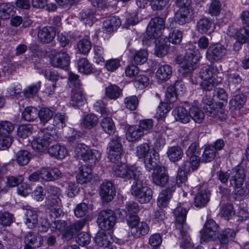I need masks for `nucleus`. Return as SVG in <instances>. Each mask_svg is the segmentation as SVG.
Segmentation results:
<instances>
[{"instance_id": "nucleus-1", "label": "nucleus", "mask_w": 249, "mask_h": 249, "mask_svg": "<svg viewBox=\"0 0 249 249\" xmlns=\"http://www.w3.org/2000/svg\"><path fill=\"white\" fill-rule=\"evenodd\" d=\"M114 176L125 180L133 179L131 193L141 203L149 202L152 197V191L143 182L142 168L139 166H128L124 163L115 164L112 167Z\"/></svg>"}, {"instance_id": "nucleus-2", "label": "nucleus", "mask_w": 249, "mask_h": 249, "mask_svg": "<svg viewBox=\"0 0 249 249\" xmlns=\"http://www.w3.org/2000/svg\"><path fill=\"white\" fill-rule=\"evenodd\" d=\"M187 212V209L181 204H179L174 211L175 217L174 233L182 240L180 246L185 249L193 247L188 233L189 227L185 222Z\"/></svg>"}, {"instance_id": "nucleus-3", "label": "nucleus", "mask_w": 249, "mask_h": 249, "mask_svg": "<svg viewBox=\"0 0 249 249\" xmlns=\"http://www.w3.org/2000/svg\"><path fill=\"white\" fill-rule=\"evenodd\" d=\"M55 134V129L52 127H48L41 130L38 136L32 141L33 149L40 152L46 151L50 144L54 141Z\"/></svg>"}, {"instance_id": "nucleus-4", "label": "nucleus", "mask_w": 249, "mask_h": 249, "mask_svg": "<svg viewBox=\"0 0 249 249\" xmlns=\"http://www.w3.org/2000/svg\"><path fill=\"white\" fill-rule=\"evenodd\" d=\"M77 157L83 160L91 167L95 165L101 159V153L96 150H91L84 143H79L74 150Z\"/></svg>"}, {"instance_id": "nucleus-5", "label": "nucleus", "mask_w": 249, "mask_h": 249, "mask_svg": "<svg viewBox=\"0 0 249 249\" xmlns=\"http://www.w3.org/2000/svg\"><path fill=\"white\" fill-rule=\"evenodd\" d=\"M198 61V57L195 52L187 53L184 57L178 56L176 59V63L180 65L178 71L183 77L192 74Z\"/></svg>"}, {"instance_id": "nucleus-6", "label": "nucleus", "mask_w": 249, "mask_h": 249, "mask_svg": "<svg viewBox=\"0 0 249 249\" xmlns=\"http://www.w3.org/2000/svg\"><path fill=\"white\" fill-rule=\"evenodd\" d=\"M230 185L232 186L236 194L240 196H244L247 193L242 187L246 178L245 170L243 167L237 165L233 167L230 171Z\"/></svg>"}, {"instance_id": "nucleus-7", "label": "nucleus", "mask_w": 249, "mask_h": 249, "mask_svg": "<svg viewBox=\"0 0 249 249\" xmlns=\"http://www.w3.org/2000/svg\"><path fill=\"white\" fill-rule=\"evenodd\" d=\"M165 22L164 18L156 17L152 18L149 23L147 28L146 35L144 36L145 40L155 39L158 37L164 36L162 31L165 28Z\"/></svg>"}, {"instance_id": "nucleus-8", "label": "nucleus", "mask_w": 249, "mask_h": 249, "mask_svg": "<svg viewBox=\"0 0 249 249\" xmlns=\"http://www.w3.org/2000/svg\"><path fill=\"white\" fill-rule=\"evenodd\" d=\"M106 0H92L79 13L80 18L86 25L90 26L92 24L95 7L104 8L106 7Z\"/></svg>"}, {"instance_id": "nucleus-9", "label": "nucleus", "mask_w": 249, "mask_h": 249, "mask_svg": "<svg viewBox=\"0 0 249 249\" xmlns=\"http://www.w3.org/2000/svg\"><path fill=\"white\" fill-rule=\"evenodd\" d=\"M99 228L103 231L112 230L116 222V216L114 211L110 209L101 211L97 217Z\"/></svg>"}, {"instance_id": "nucleus-10", "label": "nucleus", "mask_w": 249, "mask_h": 249, "mask_svg": "<svg viewBox=\"0 0 249 249\" xmlns=\"http://www.w3.org/2000/svg\"><path fill=\"white\" fill-rule=\"evenodd\" d=\"M200 151L199 145L196 142L192 143L186 150V154L190 158L189 161L183 163V167L188 170L192 168V171L196 169L199 165L200 159L197 155Z\"/></svg>"}, {"instance_id": "nucleus-11", "label": "nucleus", "mask_w": 249, "mask_h": 249, "mask_svg": "<svg viewBox=\"0 0 249 249\" xmlns=\"http://www.w3.org/2000/svg\"><path fill=\"white\" fill-rule=\"evenodd\" d=\"M219 229L218 225L213 219H207L200 231L201 242L214 240L216 239Z\"/></svg>"}, {"instance_id": "nucleus-12", "label": "nucleus", "mask_w": 249, "mask_h": 249, "mask_svg": "<svg viewBox=\"0 0 249 249\" xmlns=\"http://www.w3.org/2000/svg\"><path fill=\"white\" fill-rule=\"evenodd\" d=\"M127 223L131 228L132 235L135 238H140L149 232L148 225L145 222H140L138 216H132L128 219Z\"/></svg>"}, {"instance_id": "nucleus-13", "label": "nucleus", "mask_w": 249, "mask_h": 249, "mask_svg": "<svg viewBox=\"0 0 249 249\" xmlns=\"http://www.w3.org/2000/svg\"><path fill=\"white\" fill-rule=\"evenodd\" d=\"M154 125H129L126 132V138L129 142H134L141 139L144 132H149Z\"/></svg>"}, {"instance_id": "nucleus-14", "label": "nucleus", "mask_w": 249, "mask_h": 249, "mask_svg": "<svg viewBox=\"0 0 249 249\" xmlns=\"http://www.w3.org/2000/svg\"><path fill=\"white\" fill-rule=\"evenodd\" d=\"M122 151L120 138L115 137L109 142L107 148V157L112 162L115 163L121 159Z\"/></svg>"}, {"instance_id": "nucleus-15", "label": "nucleus", "mask_w": 249, "mask_h": 249, "mask_svg": "<svg viewBox=\"0 0 249 249\" xmlns=\"http://www.w3.org/2000/svg\"><path fill=\"white\" fill-rule=\"evenodd\" d=\"M227 53V49L221 44L211 45L206 52V58L211 63H215L221 59Z\"/></svg>"}, {"instance_id": "nucleus-16", "label": "nucleus", "mask_w": 249, "mask_h": 249, "mask_svg": "<svg viewBox=\"0 0 249 249\" xmlns=\"http://www.w3.org/2000/svg\"><path fill=\"white\" fill-rule=\"evenodd\" d=\"M51 63L54 67L66 69L70 64V56L64 50L56 52L51 60Z\"/></svg>"}, {"instance_id": "nucleus-17", "label": "nucleus", "mask_w": 249, "mask_h": 249, "mask_svg": "<svg viewBox=\"0 0 249 249\" xmlns=\"http://www.w3.org/2000/svg\"><path fill=\"white\" fill-rule=\"evenodd\" d=\"M24 249L39 248L43 244V237L38 233L28 232L24 236Z\"/></svg>"}, {"instance_id": "nucleus-18", "label": "nucleus", "mask_w": 249, "mask_h": 249, "mask_svg": "<svg viewBox=\"0 0 249 249\" xmlns=\"http://www.w3.org/2000/svg\"><path fill=\"white\" fill-rule=\"evenodd\" d=\"M210 192L205 187H201L194 198V205L195 207L201 208L206 206L210 200Z\"/></svg>"}, {"instance_id": "nucleus-19", "label": "nucleus", "mask_w": 249, "mask_h": 249, "mask_svg": "<svg viewBox=\"0 0 249 249\" xmlns=\"http://www.w3.org/2000/svg\"><path fill=\"white\" fill-rule=\"evenodd\" d=\"M116 193L115 188L110 181H106L100 186V195L104 201H111Z\"/></svg>"}, {"instance_id": "nucleus-20", "label": "nucleus", "mask_w": 249, "mask_h": 249, "mask_svg": "<svg viewBox=\"0 0 249 249\" xmlns=\"http://www.w3.org/2000/svg\"><path fill=\"white\" fill-rule=\"evenodd\" d=\"M56 35L54 28L51 26L44 27L38 30L37 37L42 43L47 44L54 39Z\"/></svg>"}, {"instance_id": "nucleus-21", "label": "nucleus", "mask_w": 249, "mask_h": 249, "mask_svg": "<svg viewBox=\"0 0 249 249\" xmlns=\"http://www.w3.org/2000/svg\"><path fill=\"white\" fill-rule=\"evenodd\" d=\"M167 127L163 125H154L153 129L150 132H153L156 138L154 142V146L158 150L161 149L165 144L166 142L164 138L162 137V134L164 133Z\"/></svg>"}, {"instance_id": "nucleus-22", "label": "nucleus", "mask_w": 249, "mask_h": 249, "mask_svg": "<svg viewBox=\"0 0 249 249\" xmlns=\"http://www.w3.org/2000/svg\"><path fill=\"white\" fill-rule=\"evenodd\" d=\"M194 11L191 8L180 9L175 15V20L180 25L190 22L194 18Z\"/></svg>"}, {"instance_id": "nucleus-23", "label": "nucleus", "mask_w": 249, "mask_h": 249, "mask_svg": "<svg viewBox=\"0 0 249 249\" xmlns=\"http://www.w3.org/2000/svg\"><path fill=\"white\" fill-rule=\"evenodd\" d=\"M85 219H81L70 224L67 231L63 233V239L65 241L70 240L77 231L83 229L86 224Z\"/></svg>"}, {"instance_id": "nucleus-24", "label": "nucleus", "mask_w": 249, "mask_h": 249, "mask_svg": "<svg viewBox=\"0 0 249 249\" xmlns=\"http://www.w3.org/2000/svg\"><path fill=\"white\" fill-rule=\"evenodd\" d=\"M154 183L160 186H164L169 179V177L164 167H159L152 174Z\"/></svg>"}, {"instance_id": "nucleus-25", "label": "nucleus", "mask_w": 249, "mask_h": 249, "mask_svg": "<svg viewBox=\"0 0 249 249\" xmlns=\"http://www.w3.org/2000/svg\"><path fill=\"white\" fill-rule=\"evenodd\" d=\"M175 189V185H172L160 193L157 200V204L160 207L164 208L167 206Z\"/></svg>"}, {"instance_id": "nucleus-26", "label": "nucleus", "mask_w": 249, "mask_h": 249, "mask_svg": "<svg viewBox=\"0 0 249 249\" xmlns=\"http://www.w3.org/2000/svg\"><path fill=\"white\" fill-rule=\"evenodd\" d=\"M145 168L148 171H156L157 168L160 167L159 166L160 162L159 153L155 150L152 151V153L144 159Z\"/></svg>"}, {"instance_id": "nucleus-27", "label": "nucleus", "mask_w": 249, "mask_h": 249, "mask_svg": "<svg viewBox=\"0 0 249 249\" xmlns=\"http://www.w3.org/2000/svg\"><path fill=\"white\" fill-rule=\"evenodd\" d=\"M151 40H155V53L157 56L163 57L168 53L169 47L166 38L164 36L151 39Z\"/></svg>"}, {"instance_id": "nucleus-28", "label": "nucleus", "mask_w": 249, "mask_h": 249, "mask_svg": "<svg viewBox=\"0 0 249 249\" xmlns=\"http://www.w3.org/2000/svg\"><path fill=\"white\" fill-rule=\"evenodd\" d=\"M121 24L120 19L116 16L107 18L103 23L104 32L109 34L117 30Z\"/></svg>"}, {"instance_id": "nucleus-29", "label": "nucleus", "mask_w": 249, "mask_h": 249, "mask_svg": "<svg viewBox=\"0 0 249 249\" xmlns=\"http://www.w3.org/2000/svg\"><path fill=\"white\" fill-rule=\"evenodd\" d=\"M92 170L90 167L86 165L79 168V173L76 176L77 181L79 183L83 184L89 182L92 178Z\"/></svg>"}, {"instance_id": "nucleus-30", "label": "nucleus", "mask_w": 249, "mask_h": 249, "mask_svg": "<svg viewBox=\"0 0 249 249\" xmlns=\"http://www.w3.org/2000/svg\"><path fill=\"white\" fill-rule=\"evenodd\" d=\"M236 233L233 230L231 229H227L224 231H222L220 233H217L216 238L218 239L220 244L224 246L228 244L229 241L232 240Z\"/></svg>"}, {"instance_id": "nucleus-31", "label": "nucleus", "mask_w": 249, "mask_h": 249, "mask_svg": "<svg viewBox=\"0 0 249 249\" xmlns=\"http://www.w3.org/2000/svg\"><path fill=\"white\" fill-rule=\"evenodd\" d=\"M24 223L29 229H32L35 228L38 224L37 213L33 210H27L25 213Z\"/></svg>"}, {"instance_id": "nucleus-32", "label": "nucleus", "mask_w": 249, "mask_h": 249, "mask_svg": "<svg viewBox=\"0 0 249 249\" xmlns=\"http://www.w3.org/2000/svg\"><path fill=\"white\" fill-rule=\"evenodd\" d=\"M247 101L246 97L243 94L234 95L230 102V109L231 111L240 110Z\"/></svg>"}, {"instance_id": "nucleus-33", "label": "nucleus", "mask_w": 249, "mask_h": 249, "mask_svg": "<svg viewBox=\"0 0 249 249\" xmlns=\"http://www.w3.org/2000/svg\"><path fill=\"white\" fill-rule=\"evenodd\" d=\"M191 170H192V168H190L188 170L185 169V168L183 167L182 164L181 167L179 168L176 180L177 184L178 187H181L182 188V191L184 192V195H186L187 194V193L185 192L186 188L185 182L187 180V172L190 171Z\"/></svg>"}, {"instance_id": "nucleus-34", "label": "nucleus", "mask_w": 249, "mask_h": 249, "mask_svg": "<svg viewBox=\"0 0 249 249\" xmlns=\"http://www.w3.org/2000/svg\"><path fill=\"white\" fill-rule=\"evenodd\" d=\"M47 150L48 153L51 156L60 159H64L68 154L66 148L59 144L53 145L48 148Z\"/></svg>"}, {"instance_id": "nucleus-35", "label": "nucleus", "mask_w": 249, "mask_h": 249, "mask_svg": "<svg viewBox=\"0 0 249 249\" xmlns=\"http://www.w3.org/2000/svg\"><path fill=\"white\" fill-rule=\"evenodd\" d=\"M172 74V68L169 65L160 66L156 72V76L161 81H166L169 79Z\"/></svg>"}, {"instance_id": "nucleus-36", "label": "nucleus", "mask_w": 249, "mask_h": 249, "mask_svg": "<svg viewBox=\"0 0 249 249\" xmlns=\"http://www.w3.org/2000/svg\"><path fill=\"white\" fill-rule=\"evenodd\" d=\"M216 154L217 152L213 145H207L205 148L200 161L204 163L211 162L214 159Z\"/></svg>"}, {"instance_id": "nucleus-37", "label": "nucleus", "mask_w": 249, "mask_h": 249, "mask_svg": "<svg viewBox=\"0 0 249 249\" xmlns=\"http://www.w3.org/2000/svg\"><path fill=\"white\" fill-rule=\"evenodd\" d=\"M167 154L170 161L176 162L181 159L183 152L179 146H172L169 148Z\"/></svg>"}, {"instance_id": "nucleus-38", "label": "nucleus", "mask_w": 249, "mask_h": 249, "mask_svg": "<svg viewBox=\"0 0 249 249\" xmlns=\"http://www.w3.org/2000/svg\"><path fill=\"white\" fill-rule=\"evenodd\" d=\"M170 105L167 103H161L157 110V114L155 118L158 121L159 123H163L164 119L167 114L170 110Z\"/></svg>"}, {"instance_id": "nucleus-39", "label": "nucleus", "mask_w": 249, "mask_h": 249, "mask_svg": "<svg viewBox=\"0 0 249 249\" xmlns=\"http://www.w3.org/2000/svg\"><path fill=\"white\" fill-rule=\"evenodd\" d=\"M190 118L192 119L195 123H202L204 119V113L203 111L196 106L192 107L189 109Z\"/></svg>"}, {"instance_id": "nucleus-40", "label": "nucleus", "mask_w": 249, "mask_h": 249, "mask_svg": "<svg viewBox=\"0 0 249 249\" xmlns=\"http://www.w3.org/2000/svg\"><path fill=\"white\" fill-rule=\"evenodd\" d=\"M176 121L183 124H187L190 120V115L187 110L182 107H178L175 111Z\"/></svg>"}, {"instance_id": "nucleus-41", "label": "nucleus", "mask_w": 249, "mask_h": 249, "mask_svg": "<svg viewBox=\"0 0 249 249\" xmlns=\"http://www.w3.org/2000/svg\"><path fill=\"white\" fill-rule=\"evenodd\" d=\"M15 13L14 7L6 3L0 4V18L7 19L10 18Z\"/></svg>"}, {"instance_id": "nucleus-42", "label": "nucleus", "mask_w": 249, "mask_h": 249, "mask_svg": "<svg viewBox=\"0 0 249 249\" xmlns=\"http://www.w3.org/2000/svg\"><path fill=\"white\" fill-rule=\"evenodd\" d=\"M214 97L215 98L220 108L227 104L228 96L225 90L222 88H218L215 90Z\"/></svg>"}, {"instance_id": "nucleus-43", "label": "nucleus", "mask_w": 249, "mask_h": 249, "mask_svg": "<svg viewBox=\"0 0 249 249\" xmlns=\"http://www.w3.org/2000/svg\"><path fill=\"white\" fill-rule=\"evenodd\" d=\"M77 66L79 71L85 74H89L92 72L91 64L86 58H80L77 61Z\"/></svg>"}, {"instance_id": "nucleus-44", "label": "nucleus", "mask_w": 249, "mask_h": 249, "mask_svg": "<svg viewBox=\"0 0 249 249\" xmlns=\"http://www.w3.org/2000/svg\"><path fill=\"white\" fill-rule=\"evenodd\" d=\"M38 113L39 111L36 107H27L24 109L22 117L25 121L31 122L37 118Z\"/></svg>"}, {"instance_id": "nucleus-45", "label": "nucleus", "mask_w": 249, "mask_h": 249, "mask_svg": "<svg viewBox=\"0 0 249 249\" xmlns=\"http://www.w3.org/2000/svg\"><path fill=\"white\" fill-rule=\"evenodd\" d=\"M94 241L98 246L103 247L109 245L111 243L109 236L104 231L97 232Z\"/></svg>"}, {"instance_id": "nucleus-46", "label": "nucleus", "mask_w": 249, "mask_h": 249, "mask_svg": "<svg viewBox=\"0 0 249 249\" xmlns=\"http://www.w3.org/2000/svg\"><path fill=\"white\" fill-rule=\"evenodd\" d=\"M121 93V89L116 85H110L106 89V96L111 99H116Z\"/></svg>"}, {"instance_id": "nucleus-47", "label": "nucleus", "mask_w": 249, "mask_h": 249, "mask_svg": "<svg viewBox=\"0 0 249 249\" xmlns=\"http://www.w3.org/2000/svg\"><path fill=\"white\" fill-rule=\"evenodd\" d=\"M212 23L207 18H202L199 20L197 23V29L201 34L207 33L212 27Z\"/></svg>"}, {"instance_id": "nucleus-48", "label": "nucleus", "mask_w": 249, "mask_h": 249, "mask_svg": "<svg viewBox=\"0 0 249 249\" xmlns=\"http://www.w3.org/2000/svg\"><path fill=\"white\" fill-rule=\"evenodd\" d=\"M30 153L25 150L19 151L16 156V160L18 164L25 165L28 164L30 160Z\"/></svg>"}, {"instance_id": "nucleus-49", "label": "nucleus", "mask_w": 249, "mask_h": 249, "mask_svg": "<svg viewBox=\"0 0 249 249\" xmlns=\"http://www.w3.org/2000/svg\"><path fill=\"white\" fill-rule=\"evenodd\" d=\"M91 43L87 39H82L77 43V47L79 52L83 54L89 53L91 48Z\"/></svg>"}, {"instance_id": "nucleus-50", "label": "nucleus", "mask_w": 249, "mask_h": 249, "mask_svg": "<svg viewBox=\"0 0 249 249\" xmlns=\"http://www.w3.org/2000/svg\"><path fill=\"white\" fill-rule=\"evenodd\" d=\"M85 97L81 90L79 89H72L71 95V101L73 105H81L84 101Z\"/></svg>"}, {"instance_id": "nucleus-51", "label": "nucleus", "mask_w": 249, "mask_h": 249, "mask_svg": "<svg viewBox=\"0 0 249 249\" xmlns=\"http://www.w3.org/2000/svg\"><path fill=\"white\" fill-rule=\"evenodd\" d=\"M71 133L68 137V141L71 143H74L78 142L80 139L83 137L84 135V131L77 130L75 129H71L70 130Z\"/></svg>"}, {"instance_id": "nucleus-52", "label": "nucleus", "mask_w": 249, "mask_h": 249, "mask_svg": "<svg viewBox=\"0 0 249 249\" xmlns=\"http://www.w3.org/2000/svg\"><path fill=\"white\" fill-rule=\"evenodd\" d=\"M236 39L241 44L249 42V26L241 28L238 31Z\"/></svg>"}, {"instance_id": "nucleus-53", "label": "nucleus", "mask_w": 249, "mask_h": 249, "mask_svg": "<svg viewBox=\"0 0 249 249\" xmlns=\"http://www.w3.org/2000/svg\"><path fill=\"white\" fill-rule=\"evenodd\" d=\"M150 153V146L147 143L141 144L137 147L136 154L139 159H144Z\"/></svg>"}, {"instance_id": "nucleus-54", "label": "nucleus", "mask_w": 249, "mask_h": 249, "mask_svg": "<svg viewBox=\"0 0 249 249\" xmlns=\"http://www.w3.org/2000/svg\"><path fill=\"white\" fill-rule=\"evenodd\" d=\"M213 71L212 67H204L199 71V76L203 80L213 79Z\"/></svg>"}, {"instance_id": "nucleus-55", "label": "nucleus", "mask_w": 249, "mask_h": 249, "mask_svg": "<svg viewBox=\"0 0 249 249\" xmlns=\"http://www.w3.org/2000/svg\"><path fill=\"white\" fill-rule=\"evenodd\" d=\"M23 181V177L19 175L17 176H8L6 177V187H14L18 186Z\"/></svg>"}, {"instance_id": "nucleus-56", "label": "nucleus", "mask_w": 249, "mask_h": 249, "mask_svg": "<svg viewBox=\"0 0 249 249\" xmlns=\"http://www.w3.org/2000/svg\"><path fill=\"white\" fill-rule=\"evenodd\" d=\"M220 213L225 219L229 220L234 215L233 206L230 204L223 205L221 208Z\"/></svg>"}, {"instance_id": "nucleus-57", "label": "nucleus", "mask_w": 249, "mask_h": 249, "mask_svg": "<svg viewBox=\"0 0 249 249\" xmlns=\"http://www.w3.org/2000/svg\"><path fill=\"white\" fill-rule=\"evenodd\" d=\"M147 57L148 53L147 51L142 49L136 52L134 56V60L136 64L141 65L147 61Z\"/></svg>"}, {"instance_id": "nucleus-58", "label": "nucleus", "mask_w": 249, "mask_h": 249, "mask_svg": "<svg viewBox=\"0 0 249 249\" xmlns=\"http://www.w3.org/2000/svg\"><path fill=\"white\" fill-rule=\"evenodd\" d=\"M53 116L51 110L47 107H43L39 111L38 116L40 121L43 123H46Z\"/></svg>"}, {"instance_id": "nucleus-59", "label": "nucleus", "mask_w": 249, "mask_h": 249, "mask_svg": "<svg viewBox=\"0 0 249 249\" xmlns=\"http://www.w3.org/2000/svg\"><path fill=\"white\" fill-rule=\"evenodd\" d=\"M67 223L63 220H57L53 221L51 225V230L53 231H58L63 234L67 231Z\"/></svg>"}, {"instance_id": "nucleus-60", "label": "nucleus", "mask_w": 249, "mask_h": 249, "mask_svg": "<svg viewBox=\"0 0 249 249\" xmlns=\"http://www.w3.org/2000/svg\"><path fill=\"white\" fill-rule=\"evenodd\" d=\"M182 34L178 30H174L170 33L168 36V41L174 44H179L182 40Z\"/></svg>"}, {"instance_id": "nucleus-61", "label": "nucleus", "mask_w": 249, "mask_h": 249, "mask_svg": "<svg viewBox=\"0 0 249 249\" xmlns=\"http://www.w3.org/2000/svg\"><path fill=\"white\" fill-rule=\"evenodd\" d=\"M13 222V215L6 211H0V224L9 226Z\"/></svg>"}, {"instance_id": "nucleus-62", "label": "nucleus", "mask_w": 249, "mask_h": 249, "mask_svg": "<svg viewBox=\"0 0 249 249\" xmlns=\"http://www.w3.org/2000/svg\"><path fill=\"white\" fill-rule=\"evenodd\" d=\"M76 241L80 246H87L90 242V235L88 232H82L78 234Z\"/></svg>"}, {"instance_id": "nucleus-63", "label": "nucleus", "mask_w": 249, "mask_h": 249, "mask_svg": "<svg viewBox=\"0 0 249 249\" xmlns=\"http://www.w3.org/2000/svg\"><path fill=\"white\" fill-rule=\"evenodd\" d=\"M32 129L31 125H18L17 134L20 138H26L31 134Z\"/></svg>"}, {"instance_id": "nucleus-64", "label": "nucleus", "mask_w": 249, "mask_h": 249, "mask_svg": "<svg viewBox=\"0 0 249 249\" xmlns=\"http://www.w3.org/2000/svg\"><path fill=\"white\" fill-rule=\"evenodd\" d=\"M120 60L119 59H110L105 63V68L109 71L113 72L120 66Z\"/></svg>"}]
</instances>
